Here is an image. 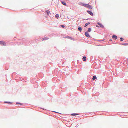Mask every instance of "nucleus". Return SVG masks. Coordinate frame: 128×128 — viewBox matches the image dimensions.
Here are the masks:
<instances>
[{
	"mask_svg": "<svg viewBox=\"0 0 128 128\" xmlns=\"http://www.w3.org/2000/svg\"><path fill=\"white\" fill-rule=\"evenodd\" d=\"M84 6L87 8H90V9H92V7L90 5H89L88 4H85Z\"/></svg>",
	"mask_w": 128,
	"mask_h": 128,
	"instance_id": "obj_1",
	"label": "nucleus"
},
{
	"mask_svg": "<svg viewBox=\"0 0 128 128\" xmlns=\"http://www.w3.org/2000/svg\"><path fill=\"white\" fill-rule=\"evenodd\" d=\"M46 14L50 16L51 15V14L50 13V12L49 10H48L46 11Z\"/></svg>",
	"mask_w": 128,
	"mask_h": 128,
	"instance_id": "obj_2",
	"label": "nucleus"
},
{
	"mask_svg": "<svg viewBox=\"0 0 128 128\" xmlns=\"http://www.w3.org/2000/svg\"><path fill=\"white\" fill-rule=\"evenodd\" d=\"M0 44L2 45L5 46L6 45V44L5 42H4L1 41H0Z\"/></svg>",
	"mask_w": 128,
	"mask_h": 128,
	"instance_id": "obj_3",
	"label": "nucleus"
},
{
	"mask_svg": "<svg viewBox=\"0 0 128 128\" xmlns=\"http://www.w3.org/2000/svg\"><path fill=\"white\" fill-rule=\"evenodd\" d=\"M85 34L86 36L88 38H90V37L89 33L87 32H85Z\"/></svg>",
	"mask_w": 128,
	"mask_h": 128,
	"instance_id": "obj_4",
	"label": "nucleus"
},
{
	"mask_svg": "<svg viewBox=\"0 0 128 128\" xmlns=\"http://www.w3.org/2000/svg\"><path fill=\"white\" fill-rule=\"evenodd\" d=\"M98 24L102 28H104V26L102 24L99 22L98 23Z\"/></svg>",
	"mask_w": 128,
	"mask_h": 128,
	"instance_id": "obj_5",
	"label": "nucleus"
},
{
	"mask_svg": "<svg viewBox=\"0 0 128 128\" xmlns=\"http://www.w3.org/2000/svg\"><path fill=\"white\" fill-rule=\"evenodd\" d=\"M87 12L89 14L92 16H93V13L90 11H87Z\"/></svg>",
	"mask_w": 128,
	"mask_h": 128,
	"instance_id": "obj_6",
	"label": "nucleus"
},
{
	"mask_svg": "<svg viewBox=\"0 0 128 128\" xmlns=\"http://www.w3.org/2000/svg\"><path fill=\"white\" fill-rule=\"evenodd\" d=\"M112 38L113 39H115V40H116L117 38V37L116 35H114L112 36Z\"/></svg>",
	"mask_w": 128,
	"mask_h": 128,
	"instance_id": "obj_7",
	"label": "nucleus"
},
{
	"mask_svg": "<svg viewBox=\"0 0 128 128\" xmlns=\"http://www.w3.org/2000/svg\"><path fill=\"white\" fill-rule=\"evenodd\" d=\"M79 5H80V6H84L85 5L84 4L82 3H81V2L79 3Z\"/></svg>",
	"mask_w": 128,
	"mask_h": 128,
	"instance_id": "obj_8",
	"label": "nucleus"
},
{
	"mask_svg": "<svg viewBox=\"0 0 128 128\" xmlns=\"http://www.w3.org/2000/svg\"><path fill=\"white\" fill-rule=\"evenodd\" d=\"M95 79H97V78L96 76H94L92 80H94Z\"/></svg>",
	"mask_w": 128,
	"mask_h": 128,
	"instance_id": "obj_9",
	"label": "nucleus"
},
{
	"mask_svg": "<svg viewBox=\"0 0 128 128\" xmlns=\"http://www.w3.org/2000/svg\"><path fill=\"white\" fill-rule=\"evenodd\" d=\"M84 61H85L86 60V56H84L82 58Z\"/></svg>",
	"mask_w": 128,
	"mask_h": 128,
	"instance_id": "obj_10",
	"label": "nucleus"
},
{
	"mask_svg": "<svg viewBox=\"0 0 128 128\" xmlns=\"http://www.w3.org/2000/svg\"><path fill=\"white\" fill-rule=\"evenodd\" d=\"M90 22H88L87 23H86L85 25V27H86V26H87L88 25L90 24Z\"/></svg>",
	"mask_w": 128,
	"mask_h": 128,
	"instance_id": "obj_11",
	"label": "nucleus"
},
{
	"mask_svg": "<svg viewBox=\"0 0 128 128\" xmlns=\"http://www.w3.org/2000/svg\"><path fill=\"white\" fill-rule=\"evenodd\" d=\"M78 30L80 32H81L82 31V28L81 27H79L78 28Z\"/></svg>",
	"mask_w": 128,
	"mask_h": 128,
	"instance_id": "obj_12",
	"label": "nucleus"
},
{
	"mask_svg": "<svg viewBox=\"0 0 128 128\" xmlns=\"http://www.w3.org/2000/svg\"><path fill=\"white\" fill-rule=\"evenodd\" d=\"M78 115V114H72L71 115V116H76Z\"/></svg>",
	"mask_w": 128,
	"mask_h": 128,
	"instance_id": "obj_13",
	"label": "nucleus"
},
{
	"mask_svg": "<svg viewBox=\"0 0 128 128\" xmlns=\"http://www.w3.org/2000/svg\"><path fill=\"white\" fill-rule=\"evenodd\" d=\"M48 39V38H43L42 39V41H43L44 40H47Z\"/></svg>",
	"mask_w": 128,
	"mask_h": 128,
	"instance_id": "obj_14",
	"label": "nucleus"
},
{
	"mask_svg": "<svg viewBox=\"0 0 128 128\" xmlns=\"http://www.w3.org/2000/svg\"><path fill=\"white\" fill-rule=\"evenodd\" d=\"M55 17L56 18L58 19L59 17V16L58 14H56L55 16Z\"/></svg>",
	"mask_w": 128,
	"mask_h": 128,
	"instance_id": "obj_15",
	"label": "nucleus"
},
{
	"mask_svg": "<svg viewBox=\"0 0 128 128\" xmlns=\"http://www.w3.org/2000/svg\"><path fill=\"white\" fill-rule=\"evenodd\" d=\"M62 4L64 6H66V3L64 2H62Z\"/></svg>",
	"mask_w": 128,
	"mask_h": 128,
	"instance_id": "obj_16",
	"label": "nucleus"
},
{
	"mask_svg": "<svg viewBox=\"0 0 128 128\" xmlns=\"http://www.w3.org/2000/svg\"><path fill=\"white\" fill-rule=\"evenodd\" d=\"M120 41L121 42H122V41H123L124 40V39H123V38H120Z\"/></svg>",
	"mask_w": 128,
	"mask_h": 128,
	"instance_id": "obj_17",
	"label": "nucleus"
},
{
	"mask_svg": "<svg viewBox=\"0 0 128 128\" xmlns=\"http://www.w3.org/2000/svg\"><path fill=\"white\" fill-rule=\"evenodd\" d=\"M88 31L89 32H90L91 31V29L90 28H88Z\"/></svg>",
	"mask_w": 128,
	"mask_h": 128,
	"instance_id": "obj_18",
	"label": "nucleus"
},
{
	"mask_svg": "<svg viewBox=\"0 0 128 128\" xmlns=\"http://www.w3.org/2000/svg\"><path fill=\"white\" fill-rule=\"evenodd\" d=\"M123 45L124 46H128V44H124Z\"/></svg>",
	"mask_w": 128,
	"mask_h": 128,
	"instance_id": "obj_19",
	"label": "nucleus"
},
{
	"mask_svg": "<svg viewBox=\"0 0 128 128\" xmlns=\"http://www.w3.org/2000/svg\"><path fill=\"white\" fill-rule=\"evenodd\" d=\"M61 26L62 27V28H65V26L63 25H62Z\"/></svg>",
	"mask_w": 128,
	"mask_h": 128,
	"instance_id": "obj_20",
	"label": "nucleus"
},
{
	"mask_svg": "<svg viewBox=\"0 0 128 128\" xmlns=\"http://www.w3.org/2000/svg\"><path fill=\"white\" fill-rule=\"evenodd\" d=\"M104 40H98V41H99V42H100L101 41H103Z\"/></svg>",
	"mask_w": 128,
	"mask_h": 128,
	"instance_id": "obj_21",
	"label": "nucleus"
},
{
	"mask_svg": "<svg viewBox=\"0 0 128 128\" xmlns=\"http://www.w3.org/2000/svg\"><path fill=\"white\" fill-rule=\"evenodd\" d=\"M112 40H110V41H112Z\"/></svg>",
	"mask_w": 128,
	"mask_h": 128,
	"instance_id": "obj_22",
	"label": "nucleus"
},
{
	"mask_svg": "<svg viewBox=\"0 0 128 128\" xmlns=\"http://www.w3.org/2000/svg\"><path fill=\"white\" fill-rule=\"evenodd\" d=\"M96 26L97 27H99V26Z\"/></svg>",
	"mask_w": 128,
	"mask_h": 128,
	"instance_id": "obj_23",
	"label": "nucleus"
},
{
	"mask_svg": "<svg viewBox=\"0 0 128 128\" xmlns=\"http://www.w3.org/2000/svg\"><path fill=\"white\" fill-rule=\"evenodd\" d=\"M68 38H70V37H68Z\"/></svg>",
	"mask_w": 128,
	"mask_h": 128,
	"instance_id": "obj_24",
	"label": "nucleus"
},
{
	"mask_svg": "<svg viewBox=\"0 0 128 128\" xmlns=\"http://www.w3.org/2000/svg\"><path fill=\"white\" fill-rule=\"evenodd\" d=\"M6 103H10V102H6Z\"/></svg>",
	"mask_w": 128,
	"mask_h": 128,
	"instance_id": "obj_25",
	"label": "nucleus"
}]
</instances>
